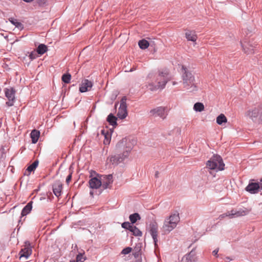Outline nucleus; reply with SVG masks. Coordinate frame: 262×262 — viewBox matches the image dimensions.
<instances>
[{"label": "nucleus", "mask_w": 262, "mask_h": 262, "mask_svg": "<svg viewBox=\"0 0 262 262\" xmlns=\"http://www.w3.org/2000/svg\"><path fill=\"white\" fill-rule=\"evenodd\" d=\"M196 260V257L194 253L191 251L189 253L183 257L181 262H195Z\"/></svg>", "instance_id": "obj_18"}, {"label": "nucleus", "mask_w": 262, "mask_h": 262, "mask_svg": "<svg viewBox=\"0 0 262 262\" xmlns=\"http://www.w3.org/2000/svg\"><path fill=\"white\" fill-rule=\"evenodd\" d=\"M126 100V97L124 96L120 101L117 116L121 119H124L127 115Z\"/></svg>", "instance_id": "obj_8"}, {"label": "nucleus", "mask_w": 262, "mask_h": 262, "mask_svg": "<svg viewBox=\"0 0 262 262\" xmlns=\"http://www.w3.org/2000/svg\"><path fill=\"white\" fill-rule=\"evenodd\" d=\"M38 164V162L37 161H34L32 164L28 167L24 173V174L27 176L30 175L31 172L34 171L36 168Z\"/></svg>", "instance_id": "obj_19"}, {"label": "nucleus", "mask_w": 262, "mask_h": 262, "mask_svg": "<svg viewBox=\"0 0 262 262\" xmlns=\"http://www.w3.org/2000/svg\"><path fill=\"white\" fill-rule=\"evenodd\" d=\"M148 231L151 235L154 242L155 246L157 245V242H158V225L156 221H151L150 224H149L148 227Z\"/></svg>", "instance_id": "obj_9"}, {"label": "nucleus", "mask_w": 262, "mask_h": 262, "mask_svg": "<svg viewBox=\"0 0 262 262\" xmlns=\"http://www.w3.org/2000/svg\"><path fill=\"white\" fill-rule=\"evenodd\" d=\"M47 50V47L44 44H40L37 48L36 52L40 55L43 54Z\"/></svg>", "instance_id": "obj_25"}, {"label": "nucleus", "mask_w": 262, "mask_h": 262, "mask_svg": "<svg viewBox=\"0 0 262 262\" xmlns=\"http://www.w3.org/2000/svg\"><path fill=\"white\" fill-rule=\"evenodd\" d=\"M150 115L154 117H159L163 119H165L167 115L166 107L159 106L151 110L149 112Z\"/></svg>", "instance_id": "obj_10"}, {"label": "nucleus", "mask_w": 262, "mask_h": 262, "mask_svg": "<svg viewBox=\"0 0 262 262\" xmlns=\"http://www.w3.org/2000/svg\"><path fill=\"white\" fill-rule=\"evenodd\" d=\"M183 84L184 88L188 92H194L198 90V86L195 82L194 77L188 70L182 67Z\"/></svg>", "instance_id": "obj_3"}, {"label": "nucleus", "mask_w": 262, "mask_h": 262, "mask_svg": "<svg viewBox=\"0 0 262 262\" xmlns=\"http://www.w3.org/2000/svg\"><path fill=\"white\" fill-rule=\"evenodd\" d=\"M185 36L187 39L189 41L195 42V41L196 40L197 36L195 32L188 31L186 32Z\"/></svg>", "instance_id": "obj_20"}, {"label": "nucleus", "mask_w": 262, "mask_h": 262, "mask_svg": "<svg viewBox=\"0 0 262 262\" xmlns=\"http://www.w3.org/2000/svg\"><path fill=\"white\" fill-rule=\"evenodd\" d=\"M129 220L132 224L135 223L138 220H140L141 217L138 213L132 214L129 216Z\"/></svg>", "instance_id": "obj_23"}, {"label": "nucleus", "mask_w": 262, "mask_h": 262, "mask_svg": "<svg viewBox=\"0 0 262 262\" xmlns=\"http://www.w3.org/2000/svg\"><path fill=\"white\" fill-rule=\"evenodd\" d=\"M62 184L59 181H56L53 185V191L54 194L59 197L61 194Z\"/></svg>", "instance_id": "obj_17"}, {"label": "nucleus", "mask_w": 262, "mask_h": 262, "mask_svg": "<svg viewBox=\"0 0 262 262\" xmlns=\"http://www.w3.org/2000/svg\"><path fill=\"white\" fill-rule=\"evenodd\" d=\"M260 182H262V179L260 180Z\"/></svg>", "instance_id": "obj_47"}, {"label": "nucleus", "mask_w": 262, "mask_h": 262, "mask_svg": "<svg viewBox=\"0 0 262 262\" xmlns=\"http://www.w3.org/2000/svg\"><path fill=\"white\" fill-rule=\"evenodd\" d=\"M133 225L129 222H124L122 224L121 226L124 229H128L130 231L131 228Z\"/></svg>", "instance_id": "obj_33"}, {"label": "nucleus", "mask_w": 262, "mask_h": 262, "mask_svg": "<svg viewBox=\"0 0 262 262\" xmlns=\"http://www.w3.org/2000/svg\"><path fill=\"white\" fill-rule=\"evenodd\" d=\"M246 115L254 122H262V108L258 106L249 110Z\"/></svg>", "instance_id": "obj_7"}, {"label": "nucleus", "mask_w": 262, "mask_h": 262, "mask_svg": "<svg viewBox=\"0 0 262 262\" xmlns=\"http://www.w3.org/2000/svg\"><path fill=\"white\" fill-rule=\"evenodd\" d=\"M130 71V72H132V71H133V69H131L130 70V71Z\"/></svg>", "instance_id": "obj_45"}, {"label": "nucleus", "mask_w": 262, "mask_h": 262, "mask_svg": "<svg viewBox=\"0 0 262 262\" xmlns=\"http://www.w3.org/2000/svg\"><path fill=\"white\" fill-rule=\"evenodd\" d=\"M136 144V140L133 137L123 138L116 144L115 150L116 152L123 151L122 155H117L112 156L110 161L113 164H118L124 161L134 146Z\"/></svg>", "instance_id": "obj_1"}, {"label": "nucleus", "mask_w": 262, "mask_h": 262, "mask_svg": "<svg viewBox=\"0 0 262 262\" xmlns=\"http://www.w3.org/2000/svg\"><path fill=\"white\" fill-rule=\"evenodd\" d=\"M138 45L139 47L142 49H147L149 45V42L145 39L140 40L138 42Z\"/></svg>", "instance_id": "obj_27"}, {"label": "nucleus", "mask_w": 262, "mask_h": 262, "mask_svg": "<svg viewBox=\"0 0 262 262\" xmlns=\"http://www.w3.org/2000/svg\"><path fill=\"white\" fill-rule=\"evenodd\" d=\"M250 211V209L247 208H240L238 210L233 209L230 212H227L221 215L220 217L221 218L225 216H229L230 218L239 217L248 214Z\"/></svg>", "instance_id": "obj_6"}, {"label": "nucleus", "mask_w": 262, "mask_h": 262, "mask_svg": "<svg viewBox=\"0 0 262 262\" xmlns=\"http://www.w3.org/2000/svg\"><path fill=\"white\" fill-rule=\"evenodd\" d=\"M90 194H91V195H93V192L92 191H91V192H90Z\"/></svg>", "instance_id": "obj_44"}, {"label": "nucleus", "mask_w": 262, "mask_h": 262, "mask_svg": "<svg viewBox=\"0 0 262 262\" xmlns=\"http://www.w3.org/2000/svg\"><path fill=\"white\" fill-rule=\"evenodd\" d=\"M93 86L92 81L84 79L82 81L79 88V91L81 93H84L90 91Z\"/></svg>", "instance_id": "obj_15"}, {"label": "nucleus", "mask_w": 262, "mask_h": 262, "mask_svg": "<svg viewBox=\"0 0 262 262\" xmlns=\"http://www.w3.org/2000/svg\"><path fill=\"white\" fill-rule=\"evenodd\" d=\"M32 202H29L27 204V205L21 211V215L22 216H25L27 214H28L32 210Z\"/></svg>", "instance_id": "obj_22"}, {"label": "nucleus", "mask_w": 262, "mask_h": 262, "mask_svg": "<svg viewBox=\"0 0 262 262\" xmlns=\"http://www.w3.org/2000/svg\"><path fill=\"white\" fill-rule=\"evenodd\" d=\"M132 251V248L130 247H126L123 249L121 252V253L123 254H127L129 253Z\"/></svg>", "instance_id": "obj_36"}, {"label": "nucleus", "mask_w": 262, "mask_h": 262, "mask_svg": "<svg viewBox=\"0 0 262 262\" xmlns=\"http://www.w3.org/2000/svg\"><path fill=\"white\" fill-rule=\"evenodd\" d=\"M90 173H91L90 177H92L94 175L96 174V172L94 171H92V170L91 171Z\"/></svg>", "instance_id": "obj_40"}, {"label": "nucleus", "mask_w": 262, "mask_h": 262, "mask_svg": "<svg viewBox=\"0 0 262 262\" xmlns=\"http://www.w3.org/2000/svg\"><path fill=\"white\" fill-rule=\"evenodd\" d=\"M102 134L104 135V139L103 141V143L105 145H108L110 144L111 141V136L108 133L107 134H105V130H101Z\"/></svg>", "instance_id": "obj_29"}, {"label": "nucleus", "mask_w": 262, "mask_h": 262, "mask_svg": "<svg viewBox=\"0 0 262 262\" xmlns=\"http://www.w3.org/2000/svg\"><path fill=\"white\" fill-rule=\"evenodd\" d=\"M30 135L32 139V142L33 143H36L38 140L40 132L36 129H34L31 132Z\"/></svg>", "instance_id": "obj_21"}, {"label": "nucleus", "mask_w": 262, "mask_h": 262, "mask_svg": "<svg viewBox=\"0 0 262 262\" xmlns=\"http://www.w3.org/2000/svg\"><path fill=\"white\" fill-rule=\"evenodd\" d=\"M5 96L8 99V101L7 102L6 104L9 106H12L14 104L15 101V91L13 88L6 89L5 90Z\"/></svg>", "instance_id": "obj_11"}, {"label": "nucleus", "mask_w": 262, "mask_h": 262, "mask_svg": "<svg viewBox=\"0 0 262 262\" xmlns=\"http://www.w3.org/2000/svg\"><path fill=\"white\" fill-rule=\"evenodd\" d=\"M176 84V82H173V85H175Z\"/></svg>", "instance_id": "obj_46"}, {"label": "nucleus", "mask_w": 262, "mask_h": 262, "mask_svg": "<svg viewBox=\"0 0 262 262\" xmlns=\"http://www.w3.org/2000/svg\"><path fill=\"white\" fill-rule=\"evenodd\" d=\"M260 188L258 183L250 182L246 188V190L251 193H256Z\"/></svg>", "instance_id": "obj_16"}, {"label": "nucleus", "mask_w": 262, "mask_h": 262, "mask_svg": "<svg viewBox=\"0 0 262 262\" xmlns=\"http://www.w3.org/2000/svg\"><path fill=\"white\" fill-rule=\"evenodd\" d=\"M193 110L195 112H201L204 110V105L201 102H196L193 105Z\"/></svg>", "instance_id": "obj_24"}, {"label": "nucleus", "mask_w": 262, "mask_h": 262, "mask_svg": "<svg viewBox=\"0 0 262 262\" xmlns=\"http://www.w3.org/2000/svg\"><path fill=\"white\" fill-rule=\"evenodd\" d=\"M100 178L102 182V186L104 189L108 188L113 182L112 174L102 176Z\"/></svg>", "instance_id": "obj_14"}, {"label": "nucleus", "mask_w": 262, "mask_h": 262, "mask_svg": "<svg viewBox=\"0 0 262 262\" xmlns=\"http://www.w3.org/2000/svg\"><path fill=\"white\" fill-rule=\"evenodd\" d=\"M25 244V247L19 252L20 259L24 257L27 259L32 253V249L29 242H26Z\"/></svg>", "instance_id": "obj_13"}, {"label": "nucleus", "mask_w": 262, "mask_h": 262, "mask_svg": "<svg viewBox=\"0 0 262 262\" xmlns=\"http://www.w3.org/2000/svg\"><path fill=\"white\" fill-rule=\"evenodd\" d=\"M97 177L92 178L89 182L90 187L92 189H98L102 185V182L100 178L97 174Z\"/></svg>", "instance_id": "obj_12"}, {"label": "nucleus", "mask_w": 262, "mask_h": 262, "mask_svg": "<svg viewBox=\"0 0 262 262\" xmlns=\"http://www.w3.org/2000/svg\"><path fill=\"white\" fill-rule=\"evenodd\" d=\"M10 21L11 22V23L13 25H14L17 28H22V24L19 23V22H18L16 20H10Z\"/></svg>", "instance_id": "obj_35"}, {"label": "nucleus", "mask_w": 262, "mask_h": 262, "mask_svg": "<svg viewBox=\"0 0 262 262\" xmlns=\"http://www.w3.org/2000/svg\"><path fill=\"white\" fill-rule=\"evenodd\" d=\"M226 261H229L232 260V259H231V258H230V257H226Z\"/></svg>", "instance_id": "obj_41"}, {"label": "nucleus", "mask_w": 262, "mask_h": 262, "mask_svg": "<svg viewBox=\"0 0 262 262\" xmlns=\"http://www.w3.org/2000/svg\"><path fill=\"white\" fill-rule=\"evenodd\" d=\"M71 76L70 74H64L62 76V80L66 83H69L70 82Z\"/></svg>", "instance_id": "obj_31"}, {"label": "nucleus", "mask_w": 262, "mask_h": 262, "mask_svg": "<svg viewBox=\"0 0 262 262\" xmlns=\"http://www.w3.org/2000/svg\"><path fill=\"white\" fill-rule=\"evenodd\" d=\"M116 120L117 118L112 114H110L107 118V121L110 123V124L113 126L117 124Z\"/></svg>", "instance_id": "obj_30"}, {"label": "nucleus", "mask_w": 262, "mask_h": 262, "mask_svg": "<svg viewBox=\"0 0 262 262\" xmlns=\"http://www.w3.org/2000/svg\"><path fill=\"white\" fill-rule=\"evenodd\" d=\"M227 120L226 116L224 114H220L216 118V122L217 124L221 125L223 123L227 122Z\"/></svg>", "instance_id": "obj_26"}, {"label": "nucleus", "mask_w": 262, "mask_h": 262, "mask_svg": "<svg viewBox=\"0 0 262 262\" xmlns=\"http://www.w3.org/2000/svg\"><path fill=\"white\" fill-rule=\"evenodd\" d=\"M206 166L210 169L218 171L223 170L225 164L220 156L214 155L207 162Z\"/></svg>", "instance_id": "obj_5"}, {"label": "nucleus", "mask_w": 262, "mask_h": 262, "mask_svg": "<svg viewBox=\"0 0 262 262\" xmlns=\"http://www.w3.org/2000/svg\"><path fill=\"white\" fill-rule=\"evenodd\" d=\"M158 174H159V172L158 171H157L155 173V177L156 178H158Z\"/></svg>", "instance_id": "obj_43"}, {"label": "nucleus", "mask_w": 262, "mask_h": 262, "mask_svg": "<svg viewBox=\"0 0 262 262\" xmlns=\"http://www.w3.org/2000/svg\"><path fill=\"white\" fill-rule=\"evenodd\" d=\"M180 221L179 213H174L170 215L164 220L161 228L163 234H167L173 230Z\"/></svg>", "instance_id": "obj_4"}, {"label": "nucleus", "mask_w": 262, "mask_h": 262, "mask_svg": "<svg viewBox=\"0 0 262 262\" xmlns=\"http://www.w3.org/2000/svg\"><path fill=\"white\" fill-rule=\"evenodd\" d=\"M249 46L250 47V48L248 47L246 45H242L244 52L248 54L253 53V47L250 45Z\"/></svg>", "instance_id": "obj_32"}, {"label": "nucleus", "mask_w": 262, "mask_h": 262, "mask_svg": "<svg viewBox=\"0 0 262 262\" xmlns=\"http://www.w3.org/2000/svg\"><path fill=\"white\" fill-rule=\"evenodd\" d=\"M23 1L27 3H30V2H32L33 0H23Z\"/></svg>", "instance_id": "obj_42"}, {"label": "nucleus", "mask_w": 262, "mask_h": 262, "mask_svg": "<svg viewBox=\"0 0 262 262\" xmlns=\"http://www.w3.org/2000/svg\"><path fill=\"white\" fill-rule=\"evenodd\" d=\"M219 248H217V249H215L214 250H213L212 252L213 255L215 256H217V253L219 252Z\"/></svg>", "instance_id": "obj_39"}, {"label": "nucleus", "mask_w": 262, "mask_h": 262, "mask_svg": "<svg viewBox=\"0 0 262 262\" xmlns=\"http://www.w3.org/2000/svg\"><path fill=\"white\" fill-rule=\"evenodd\" d=\"M130 231L135 236H141L142 235V232L134 225L132 226Z\"/></svg>", "instance_id": "obj_28"}, {"label": "nucleus", "mask_w": 262, "mask_h": 262, "mask_svg": "<svg viewBox=\"0 0 262 262\" xmlns=\"http://www.w3.org/2000/svg\"><path fill=\"white\" fill-rule=\"evenodd\" d=\"M29 57L31 59H34L36 58V53L35 52H32L30 55H29Z\"/></svg>", "instance_id": "obj_38"}, {"label": "nucleus", "mask_w": 262, "mask_h": 262, "mask_svg": "<svg viewBox=\"0 0 262 262\" xmlns=\"http://www.w3.org/2000/svg\"><path fill=\"white\" fill-rule=\"evenodd\" d=\"M72 179V173L71 172L66 178V183L69 184Z\"/></svg>", "instance_id": "obj_37"}, {"label": "nucleus", "mask_w": 262, "mask_h": 262, "mask_svg": "<svg viewBox=\"0 0 262 262\" xmlns=\"http://www.w3.org/2000/svg\"><path fill=\"white\" fill-rule=\"evenodd\" d=\"M85 260V258L83 257L82 254L80 253L78 254L76 257V259L72 260L75 262H82Z\"/></svg>", "instance_id": "obj_34"}, {"label": "nucleus", "mask_w": 262, "mask_h": 262, "mask_svg": "<svg viewBox=\"0 0 262 262\" xmlns=\"http://www.w3.org/2000/svg\"><path fill=\"white\" fill-rule=\"evenodd\" d=\"M168 81L169 78L167 71H159L154 75L152 81L148 83L147 88L151 91L163 90Z\"/></svg>", "instance_id": "obj_2"}]
</instances>
